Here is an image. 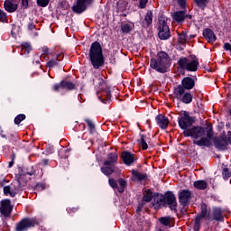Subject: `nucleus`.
Instances as JSON below:
<instances>
[{
	"instance_id": "f257e3e1",
	"label": "nucleus",
	"mask_w": 231,
	"mask_h": 231,
	"mask_svg": "<svg viewBox=\"0 0 231 231\" xmlns=\"http://www.w3.org/2000/svg\"><path fill=\"white\" fill-rule=\"evenodd\" d=\"M184 136L191 138H200L199 141L195 142L196 145L201 146H208L210 145V140H212V136H214V132L212 131V127L208 126L206 129L201 126H193L189 130H185L183 132Z\"/></svg>"
},
{
	"instance_id": "f03ea898",
	"label": "nucleus",
	"mask_w": 231,
	"mask_h": 231,
	"mask_svg": "<svg viewBox=\"0 0 231 231\" xmlns=\"http://www.w3.org/2000/svg\"><path fill=\"white\" fill-rule=\"evenodd\" d=\"M169 66H171V57L165 51L158 52L157 60L152 58L150 61L152 69H155L158 73H167Z\"/></svg>"
},
{
	"instance_id": "7ed1b4c3",
	"label": "nucleus",
	"mask_w": 231,
	"mask_h": 231,
	"mask_svg": "<svg viewBox=\"0 0 231 231\" xmlns=\"http://www.w3.org/2000/svg\"><path fill=\"white\" fill-rule=\"evenodd\" d=\"M88 57L95 69H98L100 66H104V54L102 51V45H100V42H94L91 44Z\"/></svg>"
},
{
	"instance_id": "20e7f679",
	"label": "nucleus",
	"mask_w": 231,
	"mask_h": 231,
	"mask_svg": "<svg viewBox=\"0 0 231 231\" xmlns=\"http://www.w3.org/2000/svg\"><path fill=\"white\" fill-rule=\"evenodd\" d=\"M178 66L186 71H198V68H199V60L192 56L181 57L178 60Z\"/></svg>"
},
{
	"instance_id": "39448f33",
	"label": "nucleus",
	"mask_w": 231,
	"mask_h": 231,
	"mask_svg": "<svg viewBox=\"0 0 231 231\" xmlns=\"http://www.w3.org/2000/svg\"><path fill=\"white\" fill-rule=\"evenodd\" d=\"M97 88L99 92H97V97L103 104H107L111 100V90L109 89V85L101 78L97 79Z\"/></svg>"
},
{
	"instance_id": "423d86ee",
	"label": "nucleus",
	"mask_w": 231,
	"mask_h": 231,
	"mask_svg": "<svg viewBox=\"0 0 231 231\" xmlns=\"http://www.w3.org/2000/svg\"><path fill=\"white\" fill-rule=\"evenodd\" d=\"M179 126L180 129H183V131H189V127L194 124L195 119L194 117L190 116L189 115V112L187 111H182L180 113V117H179Z\"/></svg>"
},
{
	"instance_id": "0eeeda50",
	"label": "nucleus",
	"mask_w": 231,
	"mask_h": 231,
	"mask_svg": "<svg viewBox=\"0 0 231 231\" xmlns=\"http://www.w3.org/2000/svg\"><path fill=\"white\" fill-rule=\"evenodd\" d=\"M159 38L162 41H167L171 37V30L169 29V25L167 24V19L165 17L161 16L159 18Z\"/></svg>"
},
{
	"instance_id": "6e6552de",
	"label": "nucleus",
	"mask_w": 231,
	"mask_h": 231,
	"mask_svg": "<svg viewBox=\"0 0 231 231\" xmlns=\"http://www.w3.org/2000/svg\"><path fill=\"white\" fill-rule=\"evenodd\" d=\"M39 225V220L37 218L25 217L22 219L18 224H16V231H26L28 228H33V226Z\"/></svg>"
},
{
	"instance_id": "1a4fd4ad",
	"label": "nucleus",
	"mask_w": 231,
	"mask_h": 231,
	"mask_svg": "<svg viewBox=\"0 0 231 231\" xmlns=\"http://www.w3.org/2000/svg\"><path fill=\"white\" fill-rule=\"evenodd\" d=\"M14 210V206H12V202L10 199H3L0 202V212L5 217H10V214Z\"/></svg>"
},
{
	"instance_id": "9d476101",
	"label": "nucleus",
	"mask_w": 231,
	"mask_h": 231,
	"mask_svg": "<svg viewBox=\"0 0 231 231\" xmlns=\"http://www.w3.org/2000/svg\"><path fill=\"white\" fill-rule=\"evenodd\" d=\"M208 210H207V204L202 203L200 206V213H199L195 218V230H199V226H201V221L207 217Z\"/></svg>"
},
{
	"instance_id": "9b49d317",
	"label": "nucleus",
	"mask_w": 231,
	"mask_h": 231,
	"mask_svg": "<svg viewBox=\"0 0 231 231\" xmlns=\"http://www.w3.org/2000/svg\"><path fill=\"white\" fill-rule=\"evenodd\" d=\"M94 0H78L77 4L73 5L72 10L76 14H82V12H86V9L89 5L93 4Z\"/></svg>"
},
{
	"instance_id": "f8f14e48",
	"label": "nucleus",
	"mask_w": 231,
	"mask_h": 231,
	"mask_svg": "<svg viewBox=\"0 0 231 231\" xmlns=\"http://www.w3.org/2000/svg\"><path fill=\"white\" fill-rule=\"evenodd\" d=\"M164 205H168L171 210H176L178 202H176V196L174 193L168 191L164 195Z\"/></svg>"
},
{
	"instance_id": "ddd939ff",
	"label": "nucleus",
	"mask_w": 231,
	"mask_h": 231,
	"mask_svg": "<svg viewBox=\"0 0 231 231\" xmlns=\"http://www.w3.org/2000/svg\"><path fill=\"white\" fill-rule=\"evenodd\" d=\"M179 199L182 207H187L192 199V191L189 189H183L179 195Z\"/></svg>"
},
{
	"instance_id": "4468645a",
	"label": "nucleus",
	"mask_w": 231,
	"mask_h": 231,
	"mask_svg": "<svg viewBox=\"0 0 231 231\" xmlns=\"http://www.w3.org/2000/svg\"><path fill=\"white\" fill-rule=\"evenodd\" d=\"M214 145L219 151L226 150V147H228V141L226 140V134H224L220 137H217L214 141Z\"/></svg>"
},
{
	"instance_id": "2eb2a0df",
	"label": "nucleus",
	"mask_w": 231,
	"mask_h": 231,
	"mask_svg": "<svg viewBox=\"0 0 231 231\" xmlns=\"http://www.w3.org/2000/svg\"><path fill=\"white\" fill-rule=\"evenodd\" d=\"M19 182L11 184L10 186L4 187V194L5 196H10L11 198H15L19 192Z\"/></svg>"
},
{
	"instance_id": "dca6fc26",
	"label": "nucleus",
	"mask_w": 231,
	"mask_h": 231,
	"mask_svg": "<svg viewBox=\"0 0 231 231\" xmlns=\"http://www.w3.org/2000/svg\"><path fill=\"white\" fill-rule=\"evenodd\" d=\"M209 221H225V217L223 216V209L221 208H214L211 213V217H208Z\"/></svg>"
},
{
	"instance_id": "f3484780",
	"label": "nucleus",
	"mask_w": 231,
	"mask_h": 231,
	"mask_svg": "<svg viewBox=\"0 0 231 231\" xmlns=\"http://www.w3.org/2000/svg\"><path fill=\"white\" fill-rule=\"evenodd\" d=\"M62 59H64L62 52H55L52 58L47 62V66L49 68H55V66H59V63L62 61Z\"/></svg>"
},
{
	"instance_id": "a211bd4d",
	"label": "nucleus",
	"mask_w": 231,
	"mask_h": 231,
	"mask_svg": "<svg viewBox=\"0 0 231 231\" xmlns=\"http://www.w3.org/2000/svg\"><path fill=\"white\" fill-rule=\"evenodd\" d=\"M121 158L125 165H133V163H134V161L136 160L134 158V154L131 152H123L121 154Z\"/></svg>"
},
{
	"instance_id": "6ab92c4d",
	"label": "nucleus",
	"mask_w": 231,
	"mask_h": 231,
	"mask_svg": "<svg viewBox=\"0 0 231 231\" xmlns=\"http://www.w3.org/2000/svg\"><path fill=\"white\" fill-rule=\"evenodd\" d=\"M116 162H118V154L116 152H111L107 155V160L104 162L103 165L105 167H113Z\"/></svg>"
},
{
	"instance_id": "aec40b11",
	"label": "nucleus",
	"mask_w": 231,
	"mask_h": 231,
	"mask_svg": "<svg viewBox=\"0 0 231 231\" xmlns=\"http://www.w3.org/2000/svg\"><path fill=\"white\" fill-rule=\"evenodd\" d=\"M156 122L161 129L169 127V118L163 115H158L156 116Z\"/></svg>"
},
{
	"instance_id": "412c9836",
	"label": "nucleus",
	"mask_w": 231,
	"mask_h": 231,
	"mask_svg": "<svg viewBox=\"0 0 231 231\" xmlns=\"http://www.w3.org/2000/svg\"><path fill=\"white\" fill-rule=\"evenodd\" d=\"M4 8L6 12L14 13L17 10V5L14 3V0H5L4 3Z\"/></svg>"
},
{
	"instance_id": "4be33fe9",
	"label": "nucleus",
	"mask_w": 231,
	"mask_h": 231,
	"mask_svg": "<svg viewBox=\"0 0 231 231\" xmlns=\"http://www.w3.org/2000/svg\"><path fill=\"white\" fill-rule=\"evenodd\" d=\"M203 36L206 38L208 42H216V34H214V31L211 29H205L203 31Z\"/></svg>"
},
{
	"instance_id": "5701e85b",
	"label": "nucleus",
	"mask_w": 231,
	"mask_h": 231,
	"mask_svg": "<svg viewBox=\"0 0 231 231\" xmlns=\"http://www.w3.org/2000/svg\"><path fill=\"white\" fill-rule=\"evenodd\" d=\"M181 86L184 87L186 89H192L194 86H196V82L194 81V79L190 77H186L181 81Z\"/></svg>"
},
{
	"instance_id": "b1692460",
	"label": "nucleus",
	"mask_w": 231,
	"mask_h": 231,
	"mask_svg": "<svg viewBox=\"0 0 231 231\" xmlns=\"http://www.w3.org/2000/svg\"><path fill=\"white\" fill-rule=\"evenodd\" d=\"M172 17L176 23H183L187 19V13L185 11H177Z\"/></svg>"
},
{
	"instance_id": "393cba45",
	"label": "nucleus",
	"mask_w": 231,
	"mask_h": 231,
	"mask_svg": "<svg viewBox=\"0 0 231 231\" xmlns=\"http://www.w3.org/2000/svg\"><path fill=\"white\" fill-rule=\"evenodd\" d=\"M185 88L182 85H178L174 88V97L178 98V100H181L183 95H185Z\"/></svg>"
},
{
	"instance_id": "a878e982",
	"label": "nucleus",
	"mask_w": 231,
	"mask_h": 231,
	"mask_svg": "<svg viewBox=\"0 0 231 231\" xmlns=\"http://www.w3.org/2000/svg\"><path fill=\"white\" fill-rule=\"evenodd\" d=\"M147 142H149V138H147V135L140 134L138 143H139V145L142 146V149L143 151H147V149H149V145L147 144Z\"/></svg>"
},
{
	"instance_id": "bb28decb",
	"label": "nucleus",
	"mask_w": 231,
	"mask_h": 231,
	"mask_svg": "<svg viewBox=\"0 0 231 231\" xmlns=\"http://www.w3.org/2000/svg\"><path fill=\"white\" fill-rule=\"evenodd\" d=\"M151 201H152V193L151 192V189H146L143 192L141 203H144L145 205V203H149Z\"/></svg>"
},
{
	"instance_id": "cd10ccee",
	"label": "nucleus",
	"mask_w": 231,
	"mask_h": 231,
	"mask_svg": "<svg viewBox=\"0 0 231 231\" xmlns=\"http://www.w3.org/2000/svg\"><path fill=\"white\" fill-rule=\"evenodd\" d=\"M193 187L198 189V190H205L208 187V184L205 180H197L193 183Z\"/></svg>"
},
{
	"instance_id": "c85d7f7f",
	"label": "nucleus",
	"mask_w": 231,
	"mask_h": 231,
	"mask_svg": "<svg viewBox=\"0 0 231 231\" xmlns=\"http://www.w3.org/2000/svg\"><path fill=\"white\" fill-rule=\"evenodd\" d=\"M159 223L163 225V226H169L171 228V225L172 224V218L171 217H162L159 218Z\"/></svg>"
},
{
	"instance_id": "c756f323",
	"label": "nucleus",
	"mask_w": 231,
	"mask_h": 231,
	"mask_svg": "<svg viewBox=\"0 0 231 231\" xmlns=\"http://www.w3.org/2000/svg\"><path fill=\"white\" fill-rule=\"evenodd\" d=\"M132 174H133L134 178L135 180H138L139 181H142V180H145V179L147 178V176H146L145 174L140 173V172H139L138 171H136V170H133V171H132Z\"/></svg>"
},
{
	"instance_id": "7c9ffc66",
	"label": "nucleus",
	"mask_w": 231,
	"mask_h": 231,
	"mask_svg": "<svg viewBox=\"0 0 231 231\" xmlns=\"http://www.w3.org/2000/svg\"><path fill=\"white\" fill-rule=\"evenodd\" d=\"M194 2L196 3L197 6H199V8L205 10L208 3H210V0H194Z\"/></svg>"
},
{
	"instance_id": "2f4dec72",
	"label": "nucleus",
	"mask_w": 231,
	"mask_h": 231,
	"mask_svg": "<svg viewBox=\"0 0 231 231\" xmlns=\"http://www.w3.org/2000/svg\"><path fill=\"white\" fill-rule=\"evenodd\" d=\"M180 100L183 104H190V102H192V94L186 92Z\"/></svg>"
},
{
	"instance_id": "473e14b6",
	"label": "nucleus",
	"mask_w": 231,
	"mask_h": 231,
	"mask_svg": "<svg viewBox=\"0 0 231 231\" xmlns=\"http://www.w3.org/2000/svg\"><path fill=\"white\" fill-rule=\"evenodd\" d=\"M144 23H145L146 26L152 24V11H148L146 13V15L144 17Z\"/></svg>"
},
{
	"instance_id": "72a5a7b5",
	"label": "nucleus",
	"mask_w": 231,
	"mask_h": 231,
	"mask_svg": "<svg viewBox=\"0 0 231 231\" xmlns=\"http://www.w3.org/2000/svg\"><path fill=\"white\" fill-rule=\"evenodd\" d=\"M75 84L73 82L70 81H66V80H62V88L63 89H75Z\"/></svg>"
},
{
	"instance_id": "f704fd0d",
	"label": "nucleus",
	"mask_w": 231,
	"mask_h": 231,
	"mask_svg": "<svg viewBox=\"0 0 231 231\" xmlns=\"http://www.w3.org/2000/svg\"><path fill=\"white\" fill-rule=\"evenodd\" d=\"M101 171L103 174H105V176H111V174L115 172V170L111 168V166H105L101 168Z\"/></svg>"
},
{
	"instance_id": "c9c22d12",
	"label": "nucleus",
	"mask_w": 231,
	"mask_h": 231,
	"mask_svg": "<svg viewBox=\"0 0 231 231\" xmlns=\"http://www.w3.org/2000/svg\"><path fill=\"white\" fill-rule=\"evenodd\" d=\"M22 53H30L32 51V44L29 42L22 43Z\"/></svg>"
},
{
	"instance_id": "e433bc0d",
	"label": "nucleus",
	"mask_w": 231,
	"mask_h": 231,
	"mask_svg": "<svg viewBox=\"0 0 231 231\" xmlns=\"http://www.w3.org/2000/svg\"><path fill=\"white\" fill-rule=\"evenodd\" d=\"M154 201L158 207H165V197H157L154 199Z\"/></svg>"
},
{
	"instance_id": "4c0bfd02",
	"label": "nucleus",
	"mask_w": 231,
	"mask_h": 231,
	"mask_svg": "<svg viewBox=\"0 0 231 231\" xmlns=\"http://www.w3.org/2000/svg\"><path fill=\"white\" fill-rule=\"evenodd\" d=\"M119 185H120V188H118V192L122 193L124 192V190H125V187H127V181H125V180L124 179H120Z\"/></svg>"
},
{
	"instance_id": "58836bf2",
	"label": "nucleus",
	"mask_w": 231,
	"mask_h": 231,
	"mask_svg": "<svg viewBox=\"0 0 231 231\" xmlns=\"http://www.w3.org/2000/svg\"><path fill=\"white\" fill-rule=\"evenodd\" d=\"M23 120H26V116L24 114H20L14 118V124H16V125H19V124L22 123Z\"/></svg>"
},
{
	"instance_id": "ea45409f",
	"label": "nucleus",
	"mask_w": 231,
	"mask_h": 231,
	"mask_svg": "<svg viewBox=\"0 0 231 231\" xmlns=\"http://www.w3.org/2000/svg\"><path fill=\"white\" fill-rule=\"evenodd\" d=\"M178 42H180V44H186L187 33L182 32V33L179 34Z\"/></svg>"
},
{
	"instance_id": "a19ab883",
	"label": "nucleus",
	"mask_w": 231,
	"mask_h": 231,
	"mask_svg": "<svg viewBox=\"0 0 231 231\" xmlns=\"http://www.w3.org/2000/svg\"><path fill=\"white\" fill-rule=\"evenodd\" d=\"M222 176L224 180H228V178H230L231 176L230 170H228V168H224L222 171Z\"/></svg>"
},
{
	"instance_id": "79ce46f5",
	"label": "nucleus",
	"mask_w": 231,
	"mask_h": 231,
	"mask_svg": "<svg viewBox=\"0 0 231 231\" xmlns=\"http://www.w3.org/2000/svg\"><path fill=\"white\" fill-rule=\"evenodd\" d=\"M38 6H42V8H46L48 5H50V0H37Z\"/></svg>"
},
{
	"instance_id": "37998d69",
	"label": "nucleus",
	"mask_w": 231,
	"mask_h": 231,
	"mask_svg": "<svg viewBox=\"0 0 231 231\" xmlns=\"http://www.w3.org/2000/svg\"><path fill=\"white\" fill-rule=\"evenodd\" d=\"M86 122L88 125V129L90 133H95V124H93V121L89 119H86Z\"/></svg>"
},
{
	"instance_id": "c03bdc74",
	"label": "nucleus",
	"mask_w": 231,
	"mask_h": 231,
	"mask_svg": "<svg viewBox=\"0 0 231 231\" xmlns=\"http://www.w3.org/2000/svg\"><path fill=\"white\" fill-rule=\"evenodd\" d=\"M121 30H122L123 33H129V32H131L132 28L129 23H126L121 27Z\"/></svg>"
},
{
	"instance_id": "a18cd8bd",
	"label": "nucleus",
	"mask_w": 231,
	"mask_h": 231,
	"mask_svg": "<svg viewBox=\"0 0 231 231\" xmlns=\"http://www.w3.org/2000/svg\"><path fill=\"white\" fill-rule=\"evenodd\" d=\"M108 183H109L110 187H112V189H118V183L116 182V180L115 179H109Z\"/></svg>"
},
{
	"instance_id": "49530a36",
	"label": "nucleus",
	"mask_w": 231,
	"mask_h": 231,
	"mask_svg": "<svg viewBox=\"0 0 231 231\" xmlns=\"http://www.w3.org/2000/svg\"><path fill=\"white\" fill-rule=\"evenodd\" d=\"M149 0H139V8H145Z\"/></svg>"
},
{
	"instance_id": "de8ad7c7",
	"label": "nucleus",
	"mask_w": 231,
	"mask_h": 231,
	"mask_svg": "<svg viewBox=\"0 0 231 231\" xmlns=\"http://www.w3.org/2000/svg\"><path fill=\"white\" fill-rule=\"evenodd\" d=\"M0 21L1 23H5L6 21V14L1 9H0Z\"/></svg>"
},
{
	"instance_id": "09e8293b",
	"label": "nucleus",
	"mask_w": 231,
	"mask_h": 231,
	"mask_svg": "<svg viewBox=\"0 0 231 231\" xmlns=\"http://www.w3.org/2000/svg\"><path fill=\"white\" fill-rule=\"evenodd\" d=\"M42 53H43V55H51V53H53V51H51L50 48H48V47H42Z\"/></svg>"
},
{
	"instance_id": "8fccbe9b",
	"label": "nucleus",
	"mask_w": 231,
	"mask_h": 231,
	"mask_svg": "<svg viewBox=\"0 0 231 231\" xmlns=\"http://www.w3.org/2000/svg\"><path fill=\"white\" fill-rule=\"evenodd\" d=\"M67 210H68V213H69V214H75V212H78V211H79V208H75V207H73V208H67Z\"/></svg>"
},
{
	"instance_id": "3c124183",
	"label": "nucleus",
	"mask_w": 231,
	"mask_h": 231,
	"mask_svg": "<svg viewBox=\"0 0 231 231\" xmlns=\"http://www.w3.org/2000/svg\"><path fill=\"white\" fill-rule=\"evenodd\" d=\"M53 89H54V91H59V90H60V89H63V88H62V81H61L60 84H55V85L53 86Z\"/></svg>"
},
{
	"instance_id": "603ef678",
	"label": "nucleus",
	"mask_w": 231,
	"mask_h": 231,
	"mask_svg": "<svg viewBox=\"0 0 231 231\" xmlns=\"http://www.w3.org/2000/svg\"><path fill=\"white\" fill-rule=\"evenodd\" d=\"M145 205V203L143 202H141L138 207H137V209H136V214H140L142 212V208H143V206Z\"/></svg>"
},
{
	"instance_id": "864d4df0",
	"label": "nucleus",
	"mask_w": 231,
	"mask_h": 231,
	"mask_svg": "<svg viewBox=\"0 0 231 231\" xmlns=\"http://www.w3.org/2000/svg\"><path fill=\"white\" fill-rule=\"evenodd\" d=\"M178 4L180 8H185V5H187V0H178Z\"/></svg>"
},
{
	"instance_id": "5fc2aeb1",
	"label": "nucleus",
	"mask_w": 231,
	"mask_h": 231,
	"mask_svg": "<svg viewBox=\"0 0 231 231\" xmlns=\"http://www.w3.org/2000/svg\"><path fill=\"white\" fill-rule=\"evenodd\" d=\"M14 162H15V155H13L12 161L9 162V168L14 167Z\"/></svg>"
},
{
	"instance_id": "6e6d98bb",
	"label": "nucleus",
	"mask_w": 231,
	"mask_h": 231,
	"mask_svg": "<svg viewBox=\"0 0 231 231\" xmlns=\"http://www.w3.org/2000/svg\"><path fill=\"white\" fill-rule=\"evenodd\" d=\"M22 6H23V8H28V0H22Z\"/></svg>"
},
{
	"instance_id": "4d7b16f0",
	"label": "nucleus",
	"mask_w": 231,
	"mask_h": 231,
	"mask_svg": "<svg viewBox=\"0 0 231 231\" xmlns=\"http://www.w3.org/2000/svg\"><path fill=\"white\" fill-rule=\"evenodd\" d=\"M28 30H35V24L33 23H30L28 24Z\"/></svg>"
},
{
	"instance_id": "13d9d810",
	"label": "nucleus",
	"mask_w": 231,
	"mask_h": 231,
	"mask_svg": "<svg viewBox=\"0 0 231 231\" xmlns=\"http://www.w3.org/2000/svg\"><path fill=\"white\" fill-rule=\"evenodd\" d=\"M227 141L231 145V132L230 131L227 132Z\"/></svg>"
},
{
	"instance_id": "bf43d9fd",
	"label": "nucleus",
	"mask_w": 231,
	"mask_h": 231,
	"mask_svg": "<svg viewBox=\"0 0 231 231\" xmlns=\"http://www.w3.org/2000/svg\"><path fill=\"white\" fill-rule=\"evenodd\" d=\"M48 160L47 159H45V160H43V165H48Z\"/></svg>"
},
{
	"instance_id": "052dcab7",
	"label": "nucleus",
	"mask_w": 231,
	"mask_h": 231,
	"mask_svg": "<svg viewBox=\"0 0 231 231\" xmlns=\"http://www.w3.org/2000/svg\"><path fill=\"white\" fill-rule=\"evenodd\" d=\"M28 174H29V176H33V174H35V171H31Z\"/></svg>"
},
{
	"instance_id": "680f3d73",
	"label": "nucleus",
	"mask_w": 231,
	"mask_h": 231,
	"mask_svg": "<svg viewBox=\"0 0 231 231\" xmlns=\"http://www.w3.org/2000/svg\"><path fill=\"white\" fill-rule=\"evenodd\" d=\"M37 187H41L42 189H44V184L37 185Z\"/></svg>"
},
{
	"instance_id": "e2e57ef3",
	"label": "nucleus",
	"mask_w": 231,
	"mask_h": 231,
	"mask_svg": "<svg viewBox=\"0 0 231 231\" xmlns=\"http://www.w3.org/2000/svg\"><path fill=\"white\" fill-rule=\"evenodd\" d=\"M187 17H189V19H192V15H187Z\"/></svg>"
},
{
	"instance_id": "0e129e2a",
	"label": "nucleus",
	"mask_w": 231,
	"mask_h": 231,
	"mask_svg": "<svg viewBox=\"0 0 231 231\" xmlns=\"http://www.w3.org/2000/svg\"><path fill=\"white\" fill-rule=\"evenodd\" d=\"M83 127H86V125H83Z\"/></svg>"
}]
</instances>
